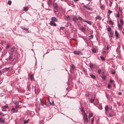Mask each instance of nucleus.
Returning <instances> with one entry per match:
<instances>
[{"label": "nucleus", "instance_id": "f257e3e1", "mask_svg": "<svg viewBox=\"0 0 124 124\" xmlns=\"http://www.w3.org/2000/svg\"><path fill=\"white\" fill-rule=\"evenodd\" d=\"M73 53L75 54H77L79 55H82V53L79 51H74L73 52Z\"/></svg>", "mask_w": 124, "mask_h": 124}, {"label": "nucleus", "instance_id": "f03ea898", "mask_svg": "<svg viewBox=\"0 0 124 124\" xmlns=\"http://www.w3.org/2000/svg\"><path fill=\"white\" fill-rule=\"evenodd\" d=\"M84 118L85 122L87 123L88 121V119L87 116V115L85 113L84 114Z\"/></svg>", "mask_w": 124, "mask_h": 124}, {"label": "nucleus", "instance_id": "7ed1b4c3", "mask_svg": "<svg viewBox=\"0 0 124 124\" xmlns=\"http://www.w3.org/2000/svg\"><path fill=\"white\" fill-rule=\"evenodd\" d=\"M19 55V54L18 53H16L15 54L14 56V59L12 60V61H14V59L16 60H17L18 57Z\"/></svg>", "mask_w": 124, "mask_h": 124}, {"label": "nucleus", "instance_id": "20e7f679", "mask_svg": "<svg viewBox=\"0 0 124 124\" xmlns=\"http://www.w3.org/2000/svg\"><path fill=\"white\" fill-rule=\"evenodd\" d=\"M8 106L7 105H6L4 106H3L2 107V111H6V109L8 108Z\"/></svg>", "mask_w": 124, "mask_h": 124}, {"label": "nucleus", "instance_id": "39448f33", "mask_svg": "<svg viewBox=\"0 0 124 124\" xmlns=\"http://www.w3.org/2000/svg\"><path fill=\"white\" fill-rule=\"evenodd\" d=\"M115 34L116 37V38H118L119 37V34H118L116 30L115 31Z\"/></svg>", "mask_w": 124, "mask_h": 124}, {"label": "nucleus", "instance_id": "423d86ee", "mask_svg": "<svg viewBox=\"0 0 124 124\" xmlns=\"http://www.w3.org/2000/svg\"><path fill=\"white\" fill-rule=\"evenodd\" d=\"M49 24L51 25L54 26H56V24L53 22V21H51Z\"/></svg>", "mask_w": 124, "mask_h": 124}, {"label": "nucleus", "instance_id": "0eeeda50", "mask_svg": "<svg viewBox=\"0 0 124 124\" xmlns=\"http://www.w3.org/2000/svg\"><path fill=\"white\" fill-rule=\"evenodd\" d=\"M51 21H53V22L54 21L57 22V19L54 17H52L51 18Z\"/></svg>", "mask_w": 124, "mask_h": 124}, {"label": "nucleus", "instance_id": "6e6552de", "mask_svg": "<svg viewBox=\"0 0 124 124\" xmlns=\"http://www.w3.org/2000/svg\"><path fill=\"white\" fill-rule=\"evenodd\" d=\"M17 112V110L15 108H12L11 110V112L12 113H14L15 112Z\"/></svg>", "mask_w": 124, "mask_h": 124}, {"label": "nucleus", "instance_id": "1a4fd4ad", "mask_svg": "<svg viewBox=\"0 0 124 124\" xmlns=\"http://www.w3.org/2000/svg\"><path fill=\"white\" fill-rule=\"evenodd\" d=\"M5 120L3 118H0V123L1 124L2 123L4 122Z\"/></svg>", "mask_w": 124, "mask_h": 124}, {"label": "nucleus", "instance_id": "9d476101", "mask_svg": "<svg viewBox=\"0 0 124 124\" xmlns=\"http://www.w3.org/2000/svg\"><path fill=\"white\" fill-rule=\"evenodd\" d=\"M96 20H97V19H98L99 20H101V17L100 16H97L96 17H95Z\"/></svg>", "mask_w": 124, "mask_h": 124}, {"label": "nucleus", "instance_id": "9b49d317", "mask_svg": "<svg viewBox=\"0 0 124 124\" xmlns=\"http://www.w3.org/2000/svg\"><path fill=\"white\" fill-rule=\"evenodd\" d=\"M105 108L106 111H107L108 110V106L107 105L105 107Z\"/></svg>", "mask_w": 124, "mask_h": 124}, {"label": "nucleus", "instance_id": "f8f14e48", "mask_svg": "<svg viewBox=\"0 0 124 124\" xmlns=\"http://www.w3.org/2000/svg\"><path fill=\"white\" fill-rule=\"evenodd\" d=\"M48 101L49 102L50 104V105H54V101H53V100H52L50 102V101L49 100Z\"/></svg>", "mask_w": 124, "mask_h": 124}, {"label": "nucleus", "instance_id": "ddd939ff", "mask_svg": "<svg viewBox=\"0 0 124 124\" xmlns=\"http://www.w3.org/2000/svg\"><path fill=\"white\" fill-rule=\"evenodd\" d=\"M83 7L84 8H85L86 9H88L89 10H92V8H89V7H88L87 6H86L85 5H84L83 6Z\"/></svg>", "mask_w": 124, "mask_h": 124}, {"label": "nucleus", "instance_id": "4468645a", "mask_svg": "<svg viewBox=\"0 0 124 124\" xmlns=\"http://www.w3.org/2000/svg\"><path fill=\"white\" fill-rule=\"evenodd\" d=\"M28 7H25L23 8V10L24 11H27L28 10Z\"/></svg>", "mask_w": 124, "mask_h": 124}, {"label": "nucleus", "instance_id": "2eb2a0df", "mask_svg": "<svg viewBox=\"0 0 124 124\" xmlns=\"http://www.w3.org/2000/svg\"><path fill=\"white\" fill-rule=\"evenodd\" d=\"M77 19L78 20H82L83 21V22H84V21H85V20L83 19L81 17H78L77 18Z\"/></svg>", "mask_w": 124, "mask_h": 124}, {"label": "nucleus", "instance_id": "dca6fc26", "mask_svg": "<svg viewBox=\"0 0 124 124\" xmlns=\"http://www.w3.org/2000/svg\"><path fill=\"white\" fill-rule=\"evenodd\" d=\"M84 22H86L88 24H89L90 25H91L92 24V23L90 21L85 20V21H84Z\"/></svg>", "mask_w": 124, "mask_h": 124}, {"label": "nucleus", "instance_id": "f3484780", "mask_svg": "<svg viewBox=\"0 0 124 124\" xmlns=\"http://www.w3.org/2000/svg\"><path fill=\"white\" fill-rule=\"evenodd\" d=\"M90 76L93 79L95 78V76L93 74H90Z\"/></svg>", "mask_w": 124, "mask_h": 124}, {"label": "nucleus", "instance_id": "a211bd4d", "mask_svg": "<svg viewBox=\"0 0 124 124\" xmlns=\"http://www.w3.org/2000/svg\"><path fill=\"white\" fill-rule=\"evenodd\" d=\"M70 25L71 23H68L66 24V27H68L69 26L70 27Z\"/></svg>", "mask_w": 124, "mask_h": 124}, {"label": "nucleus", "instance_id": "6ab92c4d", "mask_svg": "<svg viewBox=\"0 0 124 124\" xmlns=\"http://www.w3.org/2000/svg\"><path fill=\"white\" fill-rule=\"evenodd\" d=\"M113 33L112 32H110V35H109V37H112V36H113Z\"/></svg>", "mask_w": 124, "mask_h": 124}, {"label": "nucleus", "instance_id": "aec40b11", "mask_svg": "<svg viewBox=\"0 0 124 124\" xmlns=\"http://www.w3.org/2000/svg\"><path fill=\"white\" fill-rule=\"evenodd\" d=\"M118 27L119 30H121L122 29L121 25L118 24Z\"/></svg>", "mask_w": 124, "mask_h": 124}, {"label": "nucleus", "instance_id": "412c9836", "mask_svg": "<svg viewBox=\"0 0 124 124\" xmlns=\"http://www.w3.org/2000/svg\"><path fill=\"white\" fill-rule=\"evenodd\" d=\"M15 48V47H12L10 50L11 52H13Z\"/></svg>", "mask_w": 124, "mask_h": 124}, {"label": "nucleus", "instance_id": "4be33fe9", "mask_svg": "<svg viewBox=\"0 0 124 124\" xmlns=\"http://www.w3.org/2000/svg\"><path fill=\"white\" fill-rule=\"evenodd\" d=\"M111 28L110 27H109L107 28V31H108L109 32H110L111 31Z\"/></svg>", "mask_w": 124, "mask_h": 124}, {"label": "nucleus", "instance_id": "5701e85b", "mask_svg": "<svg viewBox=\"0 0 124 124\" xmlns=\"http://www.w3.org/2000/svg\"><path fill=\"white\" fill-rule=\"evenodd\" d=\"M93 116V113H89V118H90V117H92Z\"/></svg>", "mask_w": 124, "mask_h": 124}, {"label": "nucleus", "instance_id": "b1692460", "mask_svg": "<svg viewBox=\"0 0 124 124\" xmlns=\"http://www.w3.org/2000/svg\"><path fill=\"white\" fill-rule=\"evenodd\" d=\"M49 0V2H48V4L49 5V4H50V5H51V4H52V1H51V0Z\"/></svg>", "mask_w": 124, "mask_h": 124}, {"label": "nucleus", "instance_id": "393cba45", "mask_svg": "<svg viewBox=\"0 0 124 124\" xmlns=\"http://www.w3.org/2000/svg\"><path fill=\"white\" fill-rule=\"evenodd\" d=\"M10 45V44L8 43L7 44V46L6 47L7 48H9V46Z\"/></svg>", "mask_w": 124, "mask_h": 124}, {"label": "nucleus", "instance_id": "a878e982", "mask_svg": "<svg viewBox=\"0 0 124 124\" xmlns=\"http://www.w3.org/2000/svg\"><path fill=\"white\" fill-rule=\"evenodd\" d=\"M96 50L95 48H93L92 49V52H93L95 53L96 52Z\"/></svg>", "mask_w": 124, "mask_h": 124}, {"label": "nucleus", "instance_id": "bb28decb", "mask_svg": "<svg viewBox=\"0 0 124 124\" xmlns=\"http://www.w3.org/2000/svg\"><path fill=\"white\" fill-rule=\"evenodd\" d=\"M8 4L9 5H10L11 3V2L10 0H9L8 2Z\"/></svg>", "mask_w": 124, "mask_h": 124}, {"label": "nucleus", "instance_id": "cd10ccee", "mask_svg": "<svg viewBox=\"0 0 124 124\" xmlns=\"http://www.w3.org/2000/svg\"><path fill=\"white\" fill-rule=\"evenodd\" d=\"M13 58V56H10V55L9 56V60H11Z\"/></svg>", "mask_w": 124, "mask_h": 124}, {"label": "nucleus", "instance_id": "c85d7f7f", "mask_svg": "<svg viewBox=\"0 0 124 124\" xmlns=\"http://www.w3.org/2000/svg\"><path fill=\"white\" fill-rule=\"evenodd\" d=\"M66 17L67 20H70V17L69 15H67V16H66Z\"/></svg>", "mask_w": 124, "mask_h": 124}, {"label": "nucleus", "instance_id": "c756f323", "mask_svg": "<svg viewBox=\"0 0 124 124\" xmlns=\"http://www.w3.org/2000/svg\"><path fill=\"white\" fill-rule=\"evenodd\" d=\"M114 80L111 79L110 80V82L111 84H112L113 81Z\"/></svg>", "mask_w": 124, "mask_h": 124}, {"label": "nucleus", "instance_id": "7c9ffc66", "mask_svg": "<svg viewBox=\"0 0 124 124\" xmlns=\"http://www.w3.org/2000/svg\"><path fill=\"white\" fill-rule=\"evenodd\" d=\"M29 120H28L26 121H24V124H27V123L28 122Z\"/></svg>", "mask_w": 124, "mask_h": 124}, {"label": "nucleus", "instance_id": "2f4dec72", "mask_svg": "<svg viewBox=\"0 0 124 124\" xmlns=\"http://www.w3.org/2000/svg\"><path fill=\"white\" fill-rule=\"evenodd\" d=\"M30 78H31V80H32L33 78H34L33 75V74L31 75V77H30Z\"/></svg>", "mask_w": 124, "mask_h": 124}, {"label": "nucleus", "instance_id": "473e14b6", "mask_svg": "<svg viewBox=\"0 0 124 124\" xmlns=\"http://www.w3.org/2000/svg\"><path fill=\"white\" fill-rule=\"evenodd\" d=\"M115 70H111V73L112 74H114L115 73Z\"/></svg>", "mask_w": 124, "mask_h": 124}, {"label": "nucleus", "instance_id": "72a5a7b5", "mask_svg": "<svg viewBox=\"0 0 124 124\" xmlns=\"http://www.w3.org/2000/svg\"><path fill=\"white\" fill-rule=\"evenodd\" d=\"M120 22L121 24L122 25H123V21L122 20H120Z\"/></svg>", "mask_w": 124, "mask_h": 124}, {"label": "nucleus", "instance_id": "f704fd0d", "mask_svg": "<svg viewBox=\"0 0 124 124\" xmlns=\"http://www.w3.org/2000/svg\"><path fill=\"white\" fill-rule=\"evenodd\" d=\"M14 103L16 105H18V102L17 101H15L14 102Z\"/></svg>", "mask_w": 124, "mask_h": 124}, {"label": "nucleus", "instance_id": "c9c22d12", "mask_svg": "<svg viewBox=\"0 0 124 124\" xmlns=\"http://www.w3.org/2000/svg\"><path fill=\"white\" fill-rule=\"evenodd\" d=\"M93 36L92 35H90V36H89V38L90 39H93Z\"/></svg>", "mask_w": 124, "mask_h": 124}, {"label": "nucleus", "instance_id": "e433bc0d", "mask_svg": "<svg viewBox=\"0 0 124 124\" xmlns=\"http://www.w3.org/2000/svg\"><path fill=\"white\" fill-rule=\"evenodd\" d=\"M90 67L91 68H93V64L91 63L90 65Z\"/></svg>", "mask_w": 124, "mask_h": 124}, {"label": "nucleus", "instance_id": "4c0bfd02", "mask_svg": "<svg viewBox=\"0 0 124 124\" xmlns=\"http://www.w3.org/2000/svg\"><path fill=\"white\" fill-rule=\"evenodd\" d=\"M53 6L54 7L56 8L57 7V4L56 3H54L53 4Z\"/></svg>", "mask_w": 124, "mask_h": 124}, {"label": "nucleus", "instance_id": "58836bf2", "mask_svg": "<svg viewBox=\"0 0 124 124\" xmlns=\"http://www.w3.org/2000/svg\"><path fill=\"white\" fill-rule=\"evenodd\" d=\"M94 99L91 98V103H92L94 101Z\"/></svg>", "mask_w": 124, "mask_h": 124}, {"label": "nucleus", "instance_id": "ea45409f", "mask_svg": "<svg viewBox=\"0 0 124 124\" xmlns=\"http://www.w3.org/2000/svg\"><path fill=\"white\" fill-rule=\"evenodd\" d=\"M100 57L101 59L102 60H105V58L104 57H102L101 56H100Z\"/></svg>", "mask_w": 124, "mask_h": 124}, {"label": "nucleus", "instance_id": "a19ab883", "mask_svg": "<svg viewBox=\"0 0 124 124\" xmlns=\"http://www.w3.org/2000/svg\"><path fill=\"white\" fill-rule=\"evenodd\" d=\"M111 85L109 84H108V88L109 89L111 87Z\"/></svg>", "mask_w": 124, "mask_h": 124}, {"label": "nucleus", "instance_id": "79ce46f5", "mask_svg": "<svg viewBox=\"0 0 124 124\" xmlns=\"http://www.w3.org/2000/svg\"><path fill=\"white\" fill-rule=\"evenodd\" d=\"M109 47H110V46L109 45L107 46V47L106 48V50H108V49H109Z\"/></svg>", "mask_w": 124, "mask_h": 124}, {"label": "nucleus", "instance_id": "37998d69", "mask_svg": "<svg viewBox=\"0 0 124 124\" xmlns=\"http://www.w3.org/2000/svg\"><path fill=\"white\" fill-rule=\"evenodd\" d=\"M109 22L110 23L112 24H113V22L112 21H109Z\"/></svg>", "mask_w": 124, "mask_h": 124}, {"label": "nucleus", "instance_id": "c03bdc74", "mask_svg": "<svg viewBox=\"0 0 124 124\" xmlns=\"http://www.w3.org/2000/svg\"><path fill=\"white\" fill-rule=\"evenodd\" d=\"M81 111L83 113H84V114L85 113L84 111L83 108H82L81 109Z\"/></svg>", "mask_w": 124, "mask_h": 124}, {"label": "nucleus", "instance_id": "a18cd8bd", "mask_svg": "<svg viewBox=\"0 0 124 124\" xmlns=\"http://www.w3.org/2000/svg\"><path fill=\"white\" fill-rule=\"evenodd\" d=\"M116 16L117 17H119V12H118L116 15Z\"/></svg>", "mask_w": 124, "mask_h": 124}, {"label": "nucleus", "instance_id": "49530a36", "mask_svg": "<svg viewBox=\"0 0 124 124\" xmlns=\"http://www.w3.org/2000/svg\"><path fill=\"white\" fill-rule=\"evenodd\" d=\"M40 104L41 105H43V101L41 100H40Z\"/></svg>", "mask_w": 124, "mask_h": 124}, {"label": "nucleus", "instance_id": "de8ad7c7", "mask_svg": "<svg viewBox=\"0 0 124 124\" xmlns=\"http://www.w3.org/2000/svg\"><path fill=\"white\" fill-rule=\"evenodd\" d=\"M77 19V17L76 16H74L73 18V19L75 21Z\"/></svg>", "mask_w": 124, "mask_h": 124}, {"label": "nucleus", "instance_id": "09e8293b", "mask_svg": "<svg viewBox=\"0 0 124 124\" xmlns=\"http://www.w3.org/2000/svg\"><path fill=\"white\" fill-rule=\"evenodd\" d=\"M23 29L24 30H25L26 31H28V29L26 28H23Z\"/></svg>", "mask_w": 124, "mask_h": 124}, {"label": "nucleus", "instance_id": "8fccbe9b", "mask_svg": "<svg viewBox=\"0 0 124 124\" xmlns=\"http://www.w3.org/2000/svg\"><path fill=\"white\" fill-rule=\"evenodd\" d=\"M19 107V105H16V106H15V108H18Z\"/></svg>", "mask_w": 124, "mask_h": 124}, {"label": "nucleus", "instance_id": "3c124183", "mask_svg": "<svg viewBox=\"0 0 124 124\" xmlns=\"http://www.w3.org/2000/svg\"><path fill=\"white\" fill-rule=\"evenodd\" d=\"M91 124H92V123L94 121V119L93 118L92 119H91Z\"/></svg>", "mask_w": 124, "mask_h": 124}, {"label": "nucleus", "instance_id": "603ef678", "mask_svg": "<svg viewBox=\"0 0 124 124\" xmlns=\"http://www.w3.org/2000/svg\"><path fill=\"white\" fill-rule=\"evenodd\" d=\"M108 12L109 13V15L112 12V11L110 10H108Z\"/></svg>", "mask_w": 124, "mask_h": 124}, {"label": "nucleus", "instance_id": "864d4df0", "mask_svg": "<svg viewBox=\"0 0 124 124\" xmlns=\"http://www.w3.org/2000/svg\"><path fill=\"white\" fill-rule=\"evenodd\" d=\"M99 108L100 109H102V106H100L99 107Z\"/></svg>", "mask_w": 124, "mask_h": 124}, {"label": "nucleus", "instance_id": "5fc2aeb1", "mask_svg": "<svg viewBox=\"0 0 124 124\" xmlns=\"http://www.w3.org/2000/svg\"><path fill=\"white\" fill-rule=\"evenodd\" d=\"M101 70L100 69H99L98 70V72L99 73H101Z\"/></svg>", "mask_w": 124, "mask_h": 124}, {"label": "nucleus", "instance_id": "6e6d98bb", "mask_svg": "<svg viewBox=\"0 0 124 124\" xmlns=\"http://www.w3.org/2000/svg\"><path fill=\"white\" fill-rule=\"evenodd\" d=\"M109 116H110L112 117V114H111V113H110L109 114Z\"/></svg>", "mask_w": 124, "mask_h": 124}, {"label": "nucleus", "instance_id": "4d7b16f0", "mask_svg": "<svg viewBox=\"0 0 124 124\" xmlns=\"http://www.w3.org/2000/svg\"><path fill=\"white\" fill-rule=\"evenodd\" d=\"M10 54H11L12 55H13V52H11L10 53H9Z\"/></svg>", "mask_w": 124, "mask_h": 124}, {"label": "nucleus", "instance_id": "13d9d810", "mask_svg": "<svg viewBox=\"0 0 124 124\" xmlns=\"http://www.w3.org/2000/svg\"><path fill=\"white\" fill-rule=\"evenodd\" d=\"M71 68H72L73 69H74V66L73 65H72V66H71Z\"/></svg>", "mask_w": 124, "mask_h": 124}, {"label": "nucleus", "instance_id": "bf43d9fd", "mask_svg": "<svg viewBox=\"0 0 124 124\" xmlns=\"http://www.w3.org/2000/svg\"><path fill=\"white\" fill-rule=\"evenodd\" d=\"M64 28L62 27H61L60 28V30H63V29Z\"/></svg>", "mask_w": 124, "mask_h": 124}, {"label": "nucleus", "instance_id": "052dcab7", "mask_svg": "<svg viewBox=\"0 0 124 124\" xmlns=\"http://www.w3.org/2000/svg\"><path fill=\"white\" fill-rule=\"evenodd\" d=\"M86 95L87 96H88L89 95V94L88 93H86Z\"/></svg>", "mask_w": 124, "mask_h": 124}, {"label": "nucleus", "instance_id": "680f3d73", "mask_svg": "<svg viewBox=\"0 0 124 124\" xmlns=\"http://www.w3.org/2000/svg\"><path fill=\"white\" fill-rule=\"evenodd\" d=\"M44 107H46V104H45L43 106Z\"/></svg>", "mask_w": 124, "mask_h": 124}, {"label": "nucleus", "instance_id": "e2e57ef3", "mask_svg": "<svg viewBox=\"0 0 124 124\" xmlns=\"http://www.w3.org/2000/svg\"><path fill=\"white\" fill-rule=\"evenodd\" d=\"M112 4V3L111 2H110V4H109V5H110V6H111V5Z\"/></svg>", "mask_w": 124, "mask_h": 124}, {"label": "nucleus", "instance_id": "0e129e2a", "mask_svg": "<svg viewBox=\"0 0 124 124\" xmlns=\"http://www.w3.org/2000/svg\"><path fill=\"white\" fill-rule=\"evenodd\" d=\"M121 93H118V94L120 95H121Z\"/></svg>", "mask_w": 124, "mask_h": 124}, {"label": "nucleus", "instance_id": "69168bd1", "mask_svg": "<svg viewBox=\"0 0 124 124\" xmlns=\"http://www.w3.org/2000/svg\"><path fill=\"white\" fill-rule=\"evenodd\" d=\"M82 30H85V28H82Z\"/></svg>", "mask_w": 124, "mask_h": 124}, {"label": "nucleus", "instance_id": "338daca9", "mask_svg": "<svg viewBox=\"0 0 124 124\" xmlns=\"http://www.w3.org/2000/svg\"><path fill=\"white\" fill-rule=\"evenodd\" d=\"M1 71L0 70V75H1Z\"/></svg>", "mask_w": 124, "mask_h": 124}, {"label": "nucleus", "instance_id": "774afa93", "mask_svg": "<svg viewBox=\"0 0 124 124\" xmlns=\"http://www.w3.org/2000/svg\"><path fill=\"white\" fill-rule=\"evenodd\" d=\"M1 48H0V51H1Z\"/></svg>", "mask_w": 124, "mask_h": 124}]
</instances>
